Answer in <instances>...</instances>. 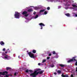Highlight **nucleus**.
<instances>
[{"mask_svg":"<svg viewBox=\"0 0 77 77\" xmlns=\"http://www.w3.org/2000/svg\"><path fill=\"white\" fill-rule=\"evenodd\" d=\"M72 6H73V7L74 8H77V5H72Z\"/></svg>","mask_w":77,"mask_h":77,"instance_id":"obj_19","label":"nucleus"},{"mask_svg":"<svg viewBox=\"0 0 77 77\" xmlns=\"http://www.w3.org/2000/svg\"><path fill=\"white\" fill-rule=\"evenodd\" d=\"M26 73H29V72H30L31 73H32V72H33V71L32 70H29L28 69H26Z\"/></svg>","mask_w":77,"mask_h":77,"instance_id":"obj_6","label":"nucleus"},{"mask_svg":"<svg viewBox=\"0 0 77 77\" xmlns=\"http://www.w3.org/2000/svg\"><path fill=\"white\" fill-rule=\"evenodd\" d=\"M45 62H46V60H43L42 61V63H44Z\"/></svg>","mask_w":77,"mask_h":77,"instance_id":"obj_25","label":"nucleus"},{"mask_svg":"<svg viewBox=\"0 0 77 77\" xmlns=\"http://www.w3.org/2000/svg\"><path fill=\"white\" fill-rule=\"evenodd\" d=\"M5 54H7V53H8V52H7V51L5 52Z\"/></svg>","mask_w":77,"mask_h":77,"instance_id":"obj_36","label":"nucleus"},{"mask_svg":"<svg viewBox=\"0 0 77 77\" xmlns=\"http://www.w3.org/2000/svg\"><path fill=\"white\" fill-rule=\"evenodd\" d=\"M65 15L67 17H70V14H69V13L65 14Z\"/></svg>","mask_w":77,"mask_h":77,"instance_id":"obj_16","label":"nucleus"},{"mask_svg":"<svg viewBox=\"0 0 77 77\" xmlns=\"http://www.w3.org/2000/svg\"><path fill=\"white\" fill-rule=\"evenodd\" d=\"M15 13L14 15L15 17L16 18H19L20 13L18 12H15Z\"/></svg>","mask_w":77,"mask_h":77,"instance_id":"obj_1","label":"nucleus"},{"mask_svg":"<svg viewBox=\"0 0 77 77\" xmlns=\"http://www.w3.org/2000/svg\"><path fill=\"white\" fill-rule=\"evenodd\" d=\"M8 50H9V49H8Z\"/></svg>","mask_w":77,"mask_h":77,"instance_id":"obj_43","label":"nucleus"},{"mask_svg":"<svg viewBox=\"0 0 77 77\" xmlns=\"http://www.w3.org/2000/svg\"><path fill=\"white\" fill-rule=\"evenodd\" d=\"M75 17H77V14H75Z\"/></svg>","mask_w":77,"mask_h":77,"instance_id":"obj_38","label":"nucleus"},{"mask_svg":"<svg viewBox=\"0 0 77 77\" xmlns=\"http://www.w3.org/2000/svg\"><path fill=\"white\" fill-rule=\"evenodd\" d=\"M45 15H46V14H47V11H45L44 12Z\"/></svg>","mask_w":77,"mask_h":77,"instance_id":"obj_26","label":"nucleus"},{"mask_svg":"<svg viewBox=\"0 0 77 77\" xmlns=\"http://www.w3.org/2000/svg\"><path fill=\"white\" fill-rule=\"evenodd\" d=\"M38 15H37L35 17V18L36 19V18H38Z\"/></svg>","mask_w":77,"mask_h":77,"instance_id":"obj_24","label":"nucleus"},{"mask_svg":"<svg viewBox=\"0 0 77 77\" xmlns=\"http://www.w3.org/2000/svg\"><path fill=\"white\" fill-rule=\"evenodd\" d=\"M33 14L34 15H35V14H36V12L34 11L33 13Z\"/></svg>","mask_w":77,"mask_h":77,"instance_id":"obj_29","label":"nucleus"},{"mask_svg":"<svg viewBox=\"0 0 77 77\" xmlns=\"http://www.w3.org/2000/svg\"><path fill=\"white\" fill-rule=\"evenodd\" d=\"M28 12H32L33 11V9L32 8H30L27 10Z\"/></svg>","mask_w":77,"mask_h":77,"instance_id":"obj_9","label":"nucleus"},{"mask_svg":"<svg viewBox=\"0 0 77 77\" xmlns=\"http://www.w3.org/2000/svg\"><path fill=\"white\" fill-rule=\"evenodd\" d=\"M27 14V12L26 11H24L22 13V15H25V17H28V15H29V14Z\"/></svg>","mask_w":77,"mask_h":77,"instance_id":"obj_3","label":"nucleus"},{"mask_svg":"<svg viewBox=\"0 0 77 77\" xmlns=\"http://www.w3.org/2000/svg\"><path fill=\"white\" fill-rule=\"evenodd\" d=\"M74 61V59H71L70 60H69L68 61V63H70V62H73Z\"/></svg>","mask_w":77,"mask_h":77,"instance_id":"obj_8","label":"nucleus"},{"mask_svg":"<svg viewBox=\"0 0 77 77\" xmlns=\"http://www.w3.org/2000/svg\"><path fill=\"white\" fill-rule=\"evenodd\" d=\"M44 71V70H42L39 72H38V74L39 73V74H42V73H43V72Z\"/></svg>","mask_w":77,"mask_h":77,"instance_id":"obj_13","label":"nucleus"},{"mask_svg":"<svg viewBox=\"0 0 77 77\" xmlns=\"http://www.w3.org/2000/svg\"><path fill=\"white\" fill-rule=\"evenodd\" d=\"M32 52L33 53H36V51L35 50H32Z\"/></svg>","mask_w":77,"mask_h":77,"instance_id":"obj_18","label":"nucleus"},{"mask_svg":"<svg viewBox=\"0 0 77 77\" xmlns=\"http://www.w3.org/2000/svg\"><path fill=\"white\" fill-rule=\"evenodd\" d=\"M18 58H20V56H18Z\"/></svg>","mask_w":77,"mask_h":77,"instance_id":"obj_40","label":"nucleus"},{"mask_svg":"<svg viewBox=\"0 0 77 77\" xmlns=\"http://www.w3.org/2000/svg\"><path fill=\"white\" fill-rule=\"evenodd\" d=\"M54 74H55V75H57V73L56 72H54Z\"/></svg>","mask_w":77,"mask_h":77,"instance_id":"obj_33","label":"nucleus"},{"mask_svg":"<svg viewBox=\"0 0 77 77\" xmlns=\"http://www.w3.org/2000/svg\"><path fill=\"white\" fill-rule=\"evenodd\" d=\"M0 77H1V75H0Z\"/></svg>","mask_w":77,"mask_h":77,"instance_id":"obj_42","label":"nucleus"},{"mask_svg":"<svg viewBox=\"0 0 77 77\" xmlns=\"http://www.w3.org/2000/svg\"><path fill=\"white\" fill-rule=\"evenodd\" d=\"M34 9H35V10H38V9H39V7H34Z\"/></svg>","mask_w":77,"mask_h":77,"instance_id":"obj_15","label":"nucleus"},{"mask_svg":"<svg viewBox=\"0 0 77 77\" xmlns=\"http://www.w3.org/2000/svg\"><path fill=\"white\" fill-rule=\"evenodd\" d=\"M0 44H1V45L3 46L5 45V43L3 41H1V42H0Z\"/></svg>","mask_w":77,"mask_h":77,"instance_id":"obj_11","label":"nucleus"},{"mask_svg":"<svg viewBox=\"0 0 77 77\" xmlns=\"http://www.w3.org/2000/svg\"><path fill=\"white\" fill-rule=\"evenodd\" d=\"M12 69H11V68L7 67L6 68V70H7V71H8V70H11Z\"/></svg>","mask_w":77,"mask_h":77,"instance_id":"obj_10","label":"nucleus"},{"mask_svg":"<svg viewBox=\"0 0 77 77\" xmlns=\"http://www.w3.org/2000/svg\"><path fill=\"white\" fill-rule=\"evenodd\" d=\"M11 75V76H12V75Z\"/></svg>","mask_w":77,"mask_h":77,"instance_id":"obj_41","label":"nucleus"},{"mask_svg":"<svg viewBox=\"0 0 77 77\" xmlns=\"http://www.w3.org/2000/svg\"><path fill=\"white\" fill-rule=\"evenodd\" d=\"M57 72H58V73H59V74H60V73H61V71H60V70H58Z\"/></svg>","mask_w":77,"mask_h":77,"instance_id":"obj_20","label":"nucleus"},{"mask_svg":"<svg viewBox=\"0 0 77 77\" xmlns=\"http://www.w3.org/2000/svg\"><path fill=\"white\" fill-rule=\"evenodd\" d=\"M5 56H6L4 57V58L6 59H8V58L9 57V56L6 54L5 55Z\"/></svg>","mask_w":77,"mask_h":77,"instance_id":"obj_14","label":"nucleus"},{"mask_svg":"<svg viewBox=\"0 0 77 77\" xmlns=\"http://www.w3.org/2000/svg\"><path fill=\"white\" fill-rule=\"evenodd\" d=\"M16 74H18V73L17 72V73H16Z\"/></svg>","mask_w":77,"mask_h":77,"instance_id":"obj_39","label":"nucleus"},{"mask_svg":"<svg viewBox=\"0 0 77 77\" xmlns=\"http://www.w3.org/2000/svg\"><path fill=\"white\" fill-rule=\"evenodd\" d=\"M61 76L63 77H68V75H64L63 73H62Z\"/></svg>","mask_w":77,"mask_h":77,"instance_id":"obj_7","label":"nucleus"},{"mask_svg":"<svg viewBox=\"0 0 77 77\" xmlns=\"http://www.w3.org/2000/svg\"><path fill=\"white\" fill-rule=\"evenodd\" d=\"M38 65H41V63H39L38 64Z\"/></svg>","mask_w":77,"mask_h":77,"instance_id":"obj_35","label":"nucleus"},{"mask_svg":"<svg viewBox=\"0 0 77 77\" xmlns=\"http://www.w3.org/2000/svg\"><path fill=\"white\" fill-rule=\"evenodd\" d=\"M47 9L48 10H50V7H48L47 8Z\"/></svg>","mask_w":77,"mask_h":77,"instance_id":"obj_27","label":"nucleus"},{"mask_svg":"<svg viewBox=\"0 0 77 77\" xmlns=\"http://www.w3.org/2000/svg\"><path fill=\"white\" fill-rule=\"evenodd\" d=\"M45 11V9H43L42 10H41L40 11V13H41V12H44Z\"/></svg>","mask_w":77,"mask_h":77,"instance_id":"obj_17","label":"nucleus"},{"mask_svg":"<svg viewBox=\"0 0 77 77\" xmlns=\"http://www.w3.org/2000/svg\"><path fill=\"white\" fill-rule=\"evenodd\" d=\"M3 51H5V48H4L3 49Z\"/></svg>","mask_w":77,"mask_h":77,"instance_id":"obj_34","label":"nucleus"},{"mask_svg":"<svg viewBox=\"0 0 77 77\" xmlns=\"http://www.w3.org/2000/svg\"><path fill=\"white\" fill-rule=\"evenodd\" d=\"M8 72L6 71L3 72H0V75H5V74H8Z\"/></svg>","mask_w":77,"mask_h":77,"instance_id":"obj_4","label":"nucleus"},{"mask_svg":"<svg viewBox=\"0 0 77 77\" xmlns=\"http://www.w3.org/2000/svg\"><path fill=\"white\" fill-rule=\"evenodd\" d=\"M17 75V72H15L14 73V75L15 76V75Z\"/></svg>","mask_w":77,"mask_h":77,"instance_id":"obj_28","label":"nucleus"},{"mask_svg":"<svg viewBox=\"0 0 77 77\" xmlns=\"http://www.w3.org/2000/svg\"><path fill=\"white\" fill-rule=\"evenodd\" d=\"M39 25L40 26H41V29H42L43 27H42V26H45V25H44V24L42 23H40L39 24Z\"/></svg>","mask_w":77,"mask_h":77,"instance_id":"obj_5","label":"nucleus"},{"mask_svg":"<svg viewBox=\"0 0 77 77\" xmlns=\"http://www.w3.org/2000/svg\"><path fill=\"white\" fill-rule=\"evenodd\" d=\"M28 51H27V52Z\"/></svg>","mask_w":77,"mask_h":77,"instance_id":"obj_44","label":"nucleus"},{"mask_svg":"<svg viewBox=\"0 0 77 77\" xmlns=\"http://www.w3.org/2000/svg\"><path fill=\"white\" fill-rule=\"evenodd\" d=\"M56 54V52H55V51H54L53 53V54Z\"/></svg>","mask_w":77,"mask_h":77,"instance_id":"obj_23","label":"nucleus"},{"mask_svg":"<svg viewBox=\"0 0 77 77\" xmlns=\"http://www.w3.org/2000/svg\"><path fill=\"white\" fill-rule=\"evenodd\" d=\"M59 66H60L61 67H65V65H64L63 64H60L59 65Z\"/></svg>","mask_w":77,"mask_h":77,"instance_id":"obj_12","label":"nucleus"},{"mask_svg":"<svg viewBox=\"0 0 77 77\" xmlns=\"http://www.w3.org/2000/svg\"><path fill=\"white\" fill-rule=\"evenodd\" d=\"M71 77H74V75H72V74L71 75Z\"/></svg>","mask_w":77,"mask_h":77,"instance_id":"obj_32","label":"nucleus"},{"mask_svg":"<svg viewBox=\"0 0 77 77\" xmlns=\"http://www.w3.org/2000/svg\"><path fill=\"white\" fill-rule=\"evenodd\" d=\"M72 59H73V60H74V61H76V59H75V57H73V58H72Z\"/></svg>","mask_w":77,"mask_h":77,"instance_id":"obj_21","label":"nucleus"},{"mask_svg":"<svg viewBox=\"0 0 77 77\" xmlns=\"http://www.w3.org/2000/svg\"><path fill=\"white\" fill-rule=\"evenodd\" d=\"M52 65L51 66V67H52V68H53V67H54V64L53 63L52 64Z\"/></svg>","mask_w":77,"mask_h":77,"instance_id":"obj_22","label":"nucleus"},{"mask_svg":"<svg viewBox=\"0 0 77 77\" xmlns=\"http://www.w3.org/2000/svg\"><path fill=\"white\" fill-rule=\"evenodd\" d=\"M76 71L77 72V67H76Z\"/></svg>","mask_w":77,"mask_h":77,"instance_id":"obj_37","label":"nucleus"},{"mask_svg":"<svg viewBox=\"0 0 77 77\" xmlns=\"http://www.w3.org/2000/svg\"><path fill=\"white\" fill-rule=\"evenodd\" d=\"M50 57H47V59L48 60L50 59Z\"/></svg>","mask_w":77,"mask_h":77,"instance_id":"obj_30","label":"nucleus"},{"mask_svg":"<svg viewBox=\"0 0 77 77\" xmlns=\"http://www.w3.org/2000/svg\"><path fill=\"white\" fill-rule=\"evenodd\" d=\"M28 54H29V56L31 57V58H34L35 57V56H34V54H32L31 52H30L28 53Z\"/></svg>","mask_w":77,"mask_h":77,"instance_id":"obj_2","label":"nucleus"},{"mask_svg":"<svg viewBox=\"0 0 77 77\" xmlns=\"http://www.w3.org/2000/svg\"><path fill=\"white\" fill-rule=\"evenodd\" d=\"M49 56H51V54H50L49 55H48Z\"/></svg>","mask_w":77,"mask_h":77,"instance_id":"obj_31","label":"nucleus"}]
</instances>
